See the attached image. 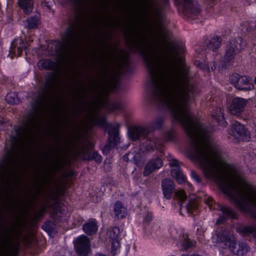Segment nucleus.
Instances as JSON below:
<instances>
[{
    "instance_id": "39448f33",
    "label": "nucleus",
    "mask_w": 256,
    "mask_h": 256,
    "mask_svg": "<svg viewBox=\"0 0 256 256\" xmlns=\"http://www.w3.org/2000/svg\"><path fill=\"white\" fill-rule=\"evenodd\" d=\"M148 134V130L146 127L138 126L130 129L128 136L133 140L139 139L141 136L144 137V142H142L144 148L148 151L154 150V148L160 149L161 142L154 136H147Z\"/></svg>"
},
{
    "instance_id": "f257e3e1",
    "label": "nucleus",
    "mask_w": 256,
    "mask_h": 256,
    "mask_svg": "<svg viewBox=\"0 0 256 256\" xmlns=\"http://www.w3.org/2000/svg\"><path fill=\"white\" fill-rule=\"evenodd\" d=\"M144 90L150 102L170 110L174 118L183 126L190 140V156L206 178L216 182H248L210 141L206 126L192 115L188 102L196 92L193 84L188 81H146Z\"/></svg>"
},
{
    "instance_id": "ddd939ff",
    "label": "nucleus",
    "mask_w": 256,
    "mask_h": 256,
    "mask_svg": "<svg viewBox=\"0 0 256 256\" xmlns=\"http://www.w3.org/2000/svg\"><path fill=\"white\" fill-rule=\"evenodd\" d=\"M248 104V100L240 98H236L232 100L228 107L229 112L233 115L239 116L244 110Z\"/></svg>"
},
{
    "instance_id": "9d476101",
    "label": "nucleus",
    "mask_w": 256,
    "mask_h": 256,
    "mask_svg": "<svg viewBox=\"0 0 256 256\" xmlns=\"http://www.w3.org/2000/svg\"><path fill=\"white\" fill-rule=\"evenodd\" d=\"M120 124H116L115 126L109 125L107 128L108 132L109 142L104 147L106 150H110L111 148H114L118 144L120 138L118 136Z\"/></svg>"
},
{
    "instance_id": "58836bf2",
    "label": "nucleus",
    "mask_w": 256,
    "mask_h": 256,
    "mask_svg": "<svg viewBox=\"0 0 256 256\" xmlns=\"http://www.w3.org/2000/svg\"><path fill=\"white\" fill-rule=\"evenodd\" d=\"M176 196L181 200L183 201L186 198V196L182 190H179L176 193Z\"/></svg>"
},
{
    "instance_id": "412c9836",
    "label": "nucleus",
    "mask_w": 256,
    "mask_h": 256,
    "mask_svg": "<svg viewBox=\"0 0 256 256\" xmlns=\"http://www.w3.org/2000/svg\"><path fill=\"white\" fill-rule=\"evenodd\" d=\"M211 114L213 119L215 120L218 123L224 126L226 125V122L224 116V112L220 108H216L213 110Z\"/></svg>"
},
{
    "instance_id": "cd10ccee",
    "label": "nucleus",
    "mask_w": 256,
    "mask_h": 256,
    "mask_svg": "<svg viewBox=\"0 0 256 256\" xmlns=\"http://www.w3.org/2000/svg\"><path fill=\"white\" fill-rule=\"evenodd\" d=\"M221 42L220 39L218 37H214L209 41L208 44V48L212 51L217 50L220 46Z\"/></svg>"
},
{
    "instance_id": "4468645a",
    "label": "nucleus",
    "mask_w": 256,
    "mask_h": 256,
    "mask_svg": "<svg viewBox=\"0 0 256 256\" xmlns=\"http://www.w3.org/2000/svg\"><path fill=\"white\" fill-rule=\"evenodd\" d=\"M144 10L148 14L158 18L160 15L159 6L154 0H146L143 4Z\"/></svg>"
},
{
    "instance_id": "7ed1b4c3",
    "label": "nucleus",
    "mask_w": 256,
    "mask_h": 256,
    "mask_svg": "<svg viewBox=\"0 0 256 256\" xmlns=\"http://www.w3.org/2000/svg\"><path fill=\"white\" fill-rule=\"evenodd\" d=\"M58 81H46L41 92L32 106V111L23 126L14 130L6 146V152L0 161V184L8 186L23 159L27 141L32 136L42 118L47 114L50 102L59 100L63 92Z\"/></svg>"
},
{
    "instance_id": "f704fd0d",
    "label": "nucleus",
    "mask_w": 256,
    "mask_h": 256,
    "mask_svg": "<svg viewBox=\"0 0 256 256\" xmlns=\"http://www.w3.org/2000/svg\"><path fill=\"white\" fill-rule=\"evenodd\" d=\"M182 246L184 250H187L193 246V243L191 242L188 238L187 236H183V239L182 241Z\"/></svg>"
},
{
    "instance_id": "aec40b11",
    "label": "nucleus",
    "mask_w": 256,
    "mask_h": 256,
    "mask_svg": "<svg viewBox=\"0 0 256 256\" xmlns=\"http://www.w3.org/2000/svg\"><path fill=\"white\" fill-rule=\"evenodd\" d=\"M164 120L163 117L160 116L150 122L147 126H146V128L148 130V134L154 130L160 129L162 126Z\"/></svg>"
},
{
    "instance_id": "3c124183",
    "label": "nucleus",
    "mask_w": 256,
    "mask_h": 256,
    "mask_svg": "<svg viewBox=\"0 0 256 256\" xmlns=\"http://www.w3.org/2000/svg\"><path fill=\"white\" fill-rule=\"evenodd\" d=\"M254 83H255V84L256 85V81H254Z\"/></svg>"
},
{
    "instance_id": "6e6552de",
    "label": "nucleus",
    "mask_w": 256,
    "mask_h": 256,
    "mask_svg": "<svg viewBox=\"0 0 256 256\" xmlns=\"http://www.w3.org/2000/svg\"><path fill=\"white\" fill-rule=\"evenodd\" d=\"M238 42L236 40L229 42L226 47V52L224 57V62L225 65H231L239 50Z\"/></svg>"
},
{
    "instance_id": "c756f323",
    "label": "nucleus",
    "mask_w": 256,
    "mask_h": 256,
    "mask_svg": "<svg viewBox=\"0 0 256 256\" xmlns=\"http://www.w3.org/2000/svg\"><path fill=\"white\" fill-rule=\"evenodd\" d=\"M39 22L37 17H32L24 22L25 26L28 28H34L37 26Z\"/></svg>"
},
{
    "instance_id": "a878e982",
    "label": "nucleus",
    "mask_w": 256,
    "mask_h": 256,
    "mask_svg": "<svg viewBox=\"0 0 256 256\" xmlns=\"http://www.w3.org/2000/svg\"><path fill=\"white\" fill-rule=\"evenodd\" d=\"M236 232L241 234L248 235L250 234L256 235V228L251 226H240L236 228Z\"/></svg>"
},
{
    "instance_id": "f3484780",
    "label": "nucleus",
    "mask_w": 256,
    "mask_h": 256,
    "mask_svg": "<svg viewBox=\"0 0 256 256\" xmlns=\"http://www.w3.org/2000/svg\"><path fill=\"white\" fill-rule=\"evenodd\" d=\"M162 186L164 197L168 199H170L175 188L174 182L169 179H164L162 181Z\"/></svg>"
},
{
    "instance_id": "37998d69",
    "label": "nucleus",
    "mask_w": 256,
    "mask_h": 256,
    "mask_svg": "<svg viewBox=\"0 0 256 256\" xmlns=\"http://www.w3.org/2000/svg\"><path fill=\"white\" fill-rule=\"evenodd\" d=\"M6 120L0 116V128H2L3 124H5Z\"/></svg>"
},
{
    "instance_id": "2eb2a0df",
    "label": "nucleus",
    "mask_w": 256,
    "mask_h": 256,
    "mask_svg": "<svg viewBox=\"0 0 256 256\" xmlns=\"http://www.w3.org/2000/svg\"><path fill=\"white\" fill-rule=\"evenodd\" d=\"M170 166L174 167L172 170L171 174L176 178L178 182L180 184L185 182L186 178L180 168L179 162L174 160L170 163Z\"/></svg>"
},
{
    "instance_id": "b1692460",
    "label": "nucleus",
    "mask_w": 256,
    "mask_h": 256,
    "mask_svg": "<svg viewBox=\"0 0 256 256\" xmlns=\"http://www.w3.org/2000/svg\"><path fill=\"white\" fill-rule=\"evenodd\" d=\"M83 230L84 232L88 235L94 234L98 230L96 222L92 220L84 224L83 226Z\"/></svg>"
},
{
    "instance_id": "c85d7f7f",
    "label": "nucleus",
    "mask_w": 256,
    "mask_h": 256,
    "mask_svg": "<svg viewBox=\"0 0 256 256\" xmlns=\"http://www.w3.org/2000/svg\"><path fill=\"white\" fill-rule=\"evenodd\" d=\"M248 250L249 248L248 244L245 242H242L239 243L238 250L236 252L234 250V252H232L239 256H243L248 252Z\"/></svg>"
},
{
    "instance_id": "4be33fe9",
    "label": "nucleus",
    "mask_w": 256,
    "mask_h": 256,
    "mask_svg": "<svg viewBox=\"0 0 256 256\" xmlns=\"http://www.w3.org/2000/svg\"><path fill=\"white\" fill-rule=\"evenodd\" d=\"M114 214L118 218H125L126 215V208L122 206L121 202L117 201L114 208Z\"/></svg>"
},
{
    "instance_id": "a18cd8bd",
    "label": "nucleus",
    "mask_w": 256,
    "mask_h": 256,
    "mask_svg": "<svg viewBox=\"0 0 256 256\" xmlns=\"http://www.w3.org/2000/svg\"><path fill=\"white\" fill-rule=\"evenodd\" d=\"M228 66V65H227V66ZM222 67H224V68H225L226 66L224 64V62H223V64H222ZM222 69H223V68H222Z\"/></svg>"
},
{
    "instance_id": "c03bdc74",
    "label": "nucleus",
    "mask_w": 256,
    "mask_h": 256,
    "mask_svg": "<svg viewBox=\"0 0 256 256\" xmlns=\"http://www.w3.org/2000/svg\"><path fill=\"white\" fill-rule=\"evenodd\" d=\"M216 62H212V66H211L210 69L212 71H213L216 68Z\"/></svg>"
},
{
    "instance_id": "c9c22d12",
    "label": "nucleus",
    "mask_w": 256,
    "mask_h": 256,
    "mask_svg": "<svg viewBox=\"0 0 256 256\" xmlns=\"http://www.w3.org/2000/svg\"><path fill=\"white\" fill-rule=\"evenodd\" d=\"M89 158L94 160L97 162H100L102 160L101 156L96 152H93L89 155Z\"/></svg>"
},
{
    "instance_id": "423d86ee",
    "label": "nucleus",
    "mask_w": 256,
    "mask_h": 256,
    "mask_svg": "<svg viewBox=\"0 0 256 256\" xmlns=\"http://www.w3.org/2000/svg\"><path fill=\"white\" fill-rule=\"evenodd\" d=\"M204 201L210 210H216L222 212V215L217 220L216 224H222L228 218H236V214L233 210L226 206L214 203L210 196H206Z\"/></svg>"
},
{
    "instance_id": "09e8293b",
    "label": "nucleus",
    "mask_w": 256,
    "mask_h": 256,
    "mask_svg": "<svg viewBox=\"0 0 256 256\" xmlns=\"http://www.w3.org/2000/svg\"><path fill=\"white\" fill-rule=\"evenodd\" d=\"M218 70L220 71H221V70L222 71V70H221V68L220 67L218 68Z\"/></svg>"
},
{
    "instance_id": "a211bd4d",
    "label": "nucleus",
    "mask_w": 256,
    "mask_h": 256,
    "mask_svg": "<svg viewBox=\"0 0 256 256\" xmlns=\"http://www.w3.org/2000/svg\"><path fill=\"white\" fill-rule=\"evenodd\" d=\"M162 160L160 158L152 159L148 162L144 168V174L148 176L155 170L159 169L162 166Z\"/></svg>"
},
{
    "instance_id": "5701e85b",
    "label": "nucleus",
    "mask_w": 256,
    "mask_h": 256,
    "mask_svg": "<svg viewBox=\"0 0 256 256\" xmlns=\"http://www.w3.org/2000/svg\"><path fill=\"white\" fill-rule=\"evenodd\" d=\"M232 84L238 89L242 90H250L254 88V85L250 81H232Z\"/></svg>"
},
{
    "instance_id": "8fccbe9b",
    "label": "nucleus",
    "mask_w": 256,
    "mask_h": 256,
    "mask_svg": "<svg viewBox=\"0 0 256 256\" xmlns=\"http://www.w3.org/2000/svg\"><path fill=\"white\" fill-rule=\"evenodd\" d=\"M82 150L84 151V148H82Z\"/></svg>"
},
{
    "instance_id": "20e7f679",
    "label": "nucleus",
    "mask_w": 256,
    "mask_h": 256,
    "mask_svg": "<svg viewBox=\"0 0 256 256\" xmlns=\"http://www.w3.org/2000/svg\"><path fill=\"white\" fill-rule=\"evenodd\" d=\"M92 98L94 99L92 110L96 108L107 107L111 110H120L122 104L120 102L108 104V96L110 92H118L128 89V85L122 81H90Z\"/></svg>"
},
{
    "instance_id": "f8f14e48",
    "label": "nucleus",
    "mask_w": 256,
    "mask_h": 256,
    "mask_svg": "<svg viewBox=\"0 0 256 256\" xmlns=\"http://www.w3.org/2000/svg\"><path fill=\"white\" fill-rule=\"evenodd\" d=\"M230 134L236 138L244 140L248 138V132L244 126L236 121L232 123Z\"/></svg>"
},
{
    "instance_id": "393cba45",
    "label": "nucleus",
    "mask_w": 256,
    "mask_h": 256,
    "mask_svg": "<svg viewBox=\"0 0 256 256\" xmlns=\"http://www.w3.org/2000/svg\"><path fill=\"white\" fill-rule=\"evenodd\" d=\"M15 46L14 48V52L15 54L20 56L22 54L23 50L26 48V44L24 42L22 39H17L15 42Z\"/></svg>"
},
{
    "instance_id": "2f4dec72",
    "label": "nucleus",
    "mask_w": 256,
    "mask_h": 256,
    "mask_svg": "<svg viewBox=\"0 0 256 256\" xmlns=\"http://www.w3.org/2000/svg\"><path fill=\"white\" fill-rule=\"evenodd\" d=\"M54 66V63L48 60H42L38 62V66L42 69L50 68Z\"/></svg>"
},
{
    "instance_id": "6ab92c4d",
    "label": "nucleus",
    "mask_w": 256,
    "mask_h": 256,
    "mask_svg": "<svg viewBox=\"0 0 256 256\" xmlns=\"http://www.w3.org/2000/svg\"><path fill=\"white\" fill-rule=\"evenodd\" d=\"M92 102H90V108H89V112L91 114H90V118L92 123L94 124L99 125L100 126H104L106 124V120L104 118L97 116L94 115L92 112L96 109V108L94 110H92V106L94 104V99L91 98Z\"/></svg>"
},
{
    "instance_id": "473e14b6",
    "label": "nucleus",
    "mask_w": 256,
    "mask_h": 256,
    "mask_svg": "<svg viewBox=\"0 0 256 256\" xmlns=\"http://www.w3.org/2000/svg\"><path fill=\"white\" fill-rule=\"evenodd\" d=\"M194 64L198 68L204 71L207 72L208 74L210 72V66L206 64L205 61L196 60Z\"/></svg>"
},
{
    "instance_id": "f03ea898",
    "label": "nucleus",
    "mask_w": 256,
    "mask_h": 256,
    "mask_svg": "<svg viewBox=\"0 0 256 256\" xmlns=\"http://www.w3.org/2000/svg\"><path fill=\"white\" fill-rule=\"evenodd\" d=\"M130 44L144 57L153 80H184L191 78L188 68L184 63L182 48L167 39L165 30L156 28L154 42L143 32L130 34Z\"/></svg>"
},
{
    "instance_id": "0eeeda50",
    "label": "nucleus",
    "mask_w": 256,
    "mask_h": 256,
    "mask_svg": "<svg viewBox=\"0 0 256 256\" xmlns=\"http://www.w3.org/2000/svg\"><path fill=\"white\" fill-rule=\"evenodd\" d=\"M216 237L218 242L223 244L228 247L230 251L234 252L236 240L232 232L228 229L222 230L218 232Z\"/></svg>"
},
{
    "instance_id": "9b49d317",
    "label": "nucleus",
    "mask_w": 256,
    "mask_h": 256,
    "mask_svg": "<svg viewBox=\"0 0 256 256\" xmlns=\"http://www.w3.org/2000/svg\"><path fill=\"white\" fill-rule=\"evenodd\" d=\"M119 233L120 229L118 226L111 227L108 228L106 232V238L111 243L112 252L114 254L120 248V243L118 240Z\"/></svg>"
},
{
    "instance_id": "864d4df0",
    "label": "nucleus",
    "mask_w": 256,
    "mask_h": 256,
    "mask_svg": "<svg viewBox=\"0 0 256 256\" xmlns=\"http://www.w3.org/2000/svg\"><path fill=\"white\" fill-rule=\"evenodd\" d=\"M256 125V124H254Z\"/></svg>"
},
{
    "instance_id": "de8ad7c7",
    "label": "nucleus",
    "mask_w": 256,
    "mask_h": 256,
    "mask_svg": "<svg viewBox=\"0 0 256 256\" xmlns=\"http://www.w3.org/2000/svg\"><path fill=\"white\" fill-rule=\"evenodd\" d=\"M42 212H44L45 211V208H42Z\"/></svg>"
},
{
    "instance_id": "a19ab883",
    "label": "nucleus",
    "mask_w": 256,
    "mask_h": 256,
    "mask_svg": "<svg viewBox=\"0 0 256 256\" xmlns=\"http://www.w3.org/2000/svg\"><path fill=\"white\" fill-rule=\"evenodd\" d=\"M174 136V132L172 130H168L166 132L165 136H166V138L168 140H172Z\"/></svg>"
},
{
    "instance_id": "dca6fc26",
    "label": "nucleus",
    "mask_w": 256,
    "mask_h": 256,
    "mask_svg": "<svg viewBox=\"0 0 256 256\" xmlns=\"http://www.w3.org/2000/svg\"><path fill=\"white\" fill-rule=\"evenodd\" d=\"M182 0V6L186 14H192L195 16L200 12V8L196 2H194L192 0Z\"/></svg>"
},
{
    "instance_id": "4c0bfd02",
    "label": "nucleus",
    "mask_w": 256,
    "mask_h": 256,
    "mask_svg": "<svg viewBox=\"0 0 256 256\" xmlns=\"http://www.w3.org/2000/svg\"><path fill=\"white\" fill-rule=\"evenodd\" d=\"M106 54L110 56H114L116 52L115 48L110 45L106 46Z\"/></svg>"
},
{
    "instance_id": "ea45409f",
    "label": "nucleus",
    "mask_w": 256,
    "mask_h": 256,
    "mask_svg": "<svg viewBox=\"0 0 256 256\" xmlns=\"http://www.w3.org/2000/svg\"><path fill=\"white\" fill-rule=\"evenodd\" d=\"M190 175L192 178L197 182H201L200 178L194 171L192 170L190 172Z\"/></svg>"
},
{
    "instance_id": "49530a36",
    "label": "nucleus",
    "mask_w": 256,
    "mask_h": 256,
    "mask_svg": "<svg viewBox=\"0 0 256 256\" xmlns=\"http://www.w3.org/2000/svg\"><path fill=\"white\" fill-rule=\"evenodd\" d=\"M96 256H106L102 254H96Z\"/></svg>"
},
{
    "instance_id": "bb28decb",
    "label": "nucleus",
    "mask_w": 256,
    "mask_h": 256,
    "mask_svg": "<svg viewBox=\"0 0 256 256\" xmlns=\"http://www.w3.org/2000/svg\"><path fill=\"white\" fill-rule=\"evenodd\" d=\"M18 4L26 13L30 12L32 10L33 2L32 0H19Z\"/></svg>"
},
{
    "instance_id": "72a5a7b5",
    "label": "nucleus",
    "mask_w": 256,
    "mask_h": 256,
    "mask_svg": "<svg viewBox=\"0 0 256 256\" xmlns=\"http://www.w3.org/2000/svg\"><path fill=\"white\" fill-rule=\"evenodd\" d=\"M185 206L188 212L192 214H194V213L196 211L198 208V204L194 201L189 202Z\"/></svg>"
},
{
    "instance_id": "603ef678",
    "label": "nucleus",
    "mask_w": 256,
    "mask_h": 256,
    "mask_svg": "<svg viewBox=\"0 0 256 256\" xmlns=\"http://www.w3.org/2000/svg\"><path fill=\"white\" fill-rule=\"evenodd\" d=\"M254 80H256V78H254Z\"/></svg>"
},
{
    "instance_id": "1a4fd4ad",
    "label": "nucleus",
    "mask_w": 256,
    "mask_h": 256,
    "mask_svg": "<svg viewBox=\"0 0 256 256\" xmlns=\"http://www.w3.org/2000/svg\"><path fill=\"white\" fill-rule=\"evenodd\" d=\"M75 248L78 256H88L90 250L88 238L84 235L79 236L76 240Z\"/></svg>"
},
{
    "instance_id": "79ce46f5",
    "label": "nucleus",
    "mask_w": 256,
    "mask_h": 256,
    "mask_svg": "<svg viewBox=\"0 0 256 256\" xmlns=\"http://www.w3.org/2000/svg\"><path fill=\"white\" fill-rule=\"evenodd\" d=\"M152 219V214L150 213H148L145 216L144 218V222H150Z\"/></svg>"
},
{
    "instance_id": "e433bc0d",
    "label": "nucleus",
    "mask_w": 256,
    "mask_h": 256,
    "mask_svg": "<svg viewBox=\"0 0 256 256\" xmlns=\"http://www.w3.org/2000/svg\"><path fill=\"white\" fill-rule=\"evenodd\" d=\"M230 80H236L239 79H242V80H247L246 76L240 75V74L236 72L233 73L230 76Z\"/></svg>"
},
{
    "instance_id": "7c9ffc66",
    "label": "nucleus",
    "mask_w": 256,
    "mask_h": 256,
    "mask_svg": "<svg viewBox=\"0 0 256 256\" xmlns=\"http://www.w3.org/2000/svg\"><path fill=\"white\" fill-rule=\"evenodd\" d=\"M6 100L10 104H16L20 102L17 94L14 92H10L7 94L6 96Z\"/></svg>"
}]
</instances>
